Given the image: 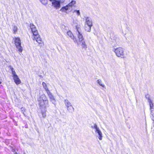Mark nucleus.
<instances>
[{
  "instance_id": "obj_1",
  "label": "nucleus",
  "mask_w": 154,
  "mask_h": 154,
  "mask_svg": "<svg viewBox=\"0 0 154 154\" xmlns=\"http://www.w3.org/2000/svg\"><path fill=\"white\" fill-rule=\"evenodd\" d=\"M38 100L40 109H45L49 106L48 100L45 94L41 95Z\"/></svg>"
},
{
  "instance_id": "obj_2",
  "label": "nucleus",
  "mask_w": 154,
  "mask_h": 154,
  "mask_svg": "<svg viewBox=\"0 0 154 154\" xmlns=\"http://www.w3.org/2000/svg\"><path fill=\"white\" fill-rule=\"evenodd\" d=\"M76 1L75 0H72L70 3L65 6H64L62 8L60 9V11L63 12H66L67 13L66 11L70 9V8H71L74 5L76 4Z\"/></svg>"
},
{
  "instance_id": "obj_3",
  "label": "nucleus",
  "mask_w": 154,
  "mask_h": 154,
  "mask_svg": "<svg viewBox=\"0 0 154 154\" xmlns=\"http://www.w3.org/2000/svg\"><path fill=\"white\" fill-rule=\"evenodd\" d=\"M14 41L18 51L20 52H21L23 51V48L21 45V42L20 38L15 37L14 38Z\"/></svg>"
},
{
  "instance_id": "obj_4",
  "label": "nucleus",
  "mask_w": 154,
  "mask_h": 154,
  "mask_svg": "<svg viewBox=\"0 0 154 154\" xmlns=\"http://www.w3.org/2000/svg\"><path fill=\"white\" fill-rule=\"evenodd\" d=\"M115 52L116 56L118 57L124 55V49L121 47H119L115 49Z\"/></svg>"
},
{
  "instance_id": "obj_5",
  "label": "nucleus",
  "mask_w": 154,
  "mask_h": 154,
  "mask_svg": "<svg viewBox=\"0 0 154 154\" xmlns=\"http://www.w3.org/2000/svg\"><path fill=\"white\" fill-rule=\"evenodd\" d=\"M91 127L96 129L95 132L98 134L99 136L98 138L100 140H102V132L100 130L99 128L97 127V125L96 124H94V126H92Z\"/></svg>"
},
{
  "instance_id": "obj_6",
  "label": "nucleus",
  "mask_w": 154,
  "mask_h": 154,
  "mask_svg": "<svg viewBox=\"0 0 154 154\" xmlns=\"http://www.w3.org/2000/svg\"><path fill=\"white\" fill-rule=\"evenodd\" d=\"M47 94L50 99V101L53 104V106L55 107L56 100L52 93L50 91H48Z\"/></svg>"
},
{
  "instance_id": "obj_7",
  "label": "nucleus",
  "mask_w": 154,
  "mask_h": 154,
  "mask_svg": "<svg viewBox=\"0 0 154 154\" xmlns=\"http://www.w3.org/2000/svg\"><path fill=\"white\" fill-rule=\"evenodd\" d=\"M84 18L85 19V25H88L89 26L93 25L92 20L91 18L89 17H85Z\"/></svg>"
},
{
  "instance_id": "obj_8",
  "label": "nucleus",
  "mask_w": 154,
  "mask_h": 154,
  "mask_svg": "<svg viewBox=\"0 0 154 154\" xmlns=\"http://www.w3.org/2000/svg\"><path fill=\"white\" fill-rule=\"evenodd\" d=\"M79 42L80 44H81V45L82 46V48H84L85 50H86L87 47L84 40V38H79Z\"/></svg>"
},
{
  "instance_id": "obj_9",
  "label": "nucleus",
  "mask_w": 154,
  "mask_h": 154,
  "mask_svg": "<svg viewBox=\"0 0 154 154\" xmlns=\"http://www.w3.org/2000/svg\"><path fill=\"white\" fill-rule=\"evenodd\" d=\"M67 35L72 39H73L75 42H77L78 41L76 38H75L72 33L70 31H68L67 32Z\"/></svg>"
},
{
  "instance_id": "obj_10",
  "label": "nucleus",
  "mask_w": 154,
  "mask_h": 154,
  "mask_svg": "<svg viewBox=\"0 0 154 154\" xmlns=\"http://www.w3.org/2000/svg\"><path fill=\"white\" fill-rule=\"evenodd\" d=\"M76 30L78 32V34H77L78 37L79 39V38H83V36L81 33V29L79 27H78L77 26H76Z\"/></svg>"
},
{
  "instance_id": "obj_11",
  "label": "nucleus",
  "mask_w": 154,
  "mask_h": 154,
  "mask_svg": "<svg viewBox=\"0 0 154 154\" xmlns=\"http://www.w3.org/2000/svg\"><path fill=\"white\" fill-rule=\"evenodd\" d=\"M53 1H54L52 2V4L55 7L58 8L60 7V1H54V0Z\"/></svg>"
},
{
  "instance_id": "obj_12",
  "label": "nucleus",
  "mask_w": 154,
  "mask_h": 154,
  "mask_svg": "<svg viewBox=\"0 0 154 154\" xmlns=\"http://www.w3.org/2000/svg\"><path fill=\"white\" fill-rule=\"evenodd\" d=\"M65 105L67 107V110H69V107L72 106L71 103L67 99H65L64 101Z\"/></svg>"
},
{
  "instance_id": "obj_13",
  "label": "nucleus",
  "mask_w": 154,
  "mask_h": 154,
  "mask_svg": "<svg viewBox=\"0 0 154 154\" xmlns=\"http://www.w3.org/2000/svg\"><path fill=\"white\" fill-rule=\"evenodd\" d=\"M13 77L14 82L17 85H18L21 82L20 80L17 75Z\"/></svg>"
},
{
  "instance_id": "obj_14",
  "label": "nucleus",
  "mask_w": 154,
  "mask_h": 154,
  "mask_svg": "<svg viewBox=\"0 0 154 154\" xmlns=\"http://www.w3.org/2000/svg\"><path fill=\"white\" fill-rule=\"evenodd\" d=\"M92 26L85 25L84 27L85 30V31L90 32L91 31V27Z\"/></svg>"
},
{
  "instance_id": "obj_15",
  "label": "nucleus",
  "mask_w": 154,
  "mask_h": 154,
  "mask_svg": "<svg viewBox=\"0 0 154 154\" xmlns=\"http://www.w3.org/2000/svg\"><path fill=\"white\" fill-rule=\"evenodd\" d=\"M30 28L32 33L38 31L36 29L35 26L32 23L30 24Z\"/></svg>"
},
{
  "instance_id": "obj_16",
  "label": "nucleus",
  "mask_w": 154,
  "mask_h": 154,
  "mask_svg": "<svg viewBox=\"0 0 154 154\" xmlns=\"http://www.w3.org/2000/svg\"><path fill=\"white\" fill-rule=\"evenodd\" d=\"M42 85L43 87V88L45 89V90L46 91L47 93H48V91H50L48 88L47 87L46 84L45 82H42Z\"/></svg>"
},
{
  "instance_id": "obj_17",
  "label": "nucleus",
  "mask_w": 154,
  "mask_h": 154,
  "mask_svg": "<svg viewBox=\"0 0 154 154\" xmlns=\"http://www.w3.org/2000/svg\"><path fill=\"white\" fill-rule=\"evenodd\" d=\"M33 40H35L39 44L41 43L42 42V40L40 36H38V37H37L36 38H33Z\"/></svg>"
},
{
  "instance_id": "obj_18",
  "label": "nucleus",
  "mask_w": 154,
  "mask_h": 154,
  "mask_svg": "<svg viewBox=\"0 0 154 154\" xmlns=\"http://www.w3.org/2000/svg\"><path fill=\"white\" fill-rule=\"evenodd\" d=\"M148 102L149 103L150 109H151V111L152 112V109H153V106H154L153 103L152 101V100L150 101V102Z\"/></svg>"
},
{
  "instance_id": "obj_19",
  "label": "nucleus",
  "mask_w": 154,
  "mask_h": 154,
  "mask_svg": "<svg viewBox=\"0 0 154 154\" xmlns=\"http://www.w3.org/2000/svg\"><path fill=\"white\" fill-rule=\"evenodd\" d=\"M33 35V38H37V37L40 36L38 34V31H36L32 33Z\"/></svg>"
},
{
  "instance_id": "obj_20",
  "label": "nucleus",
  "mask_w": 154,
  "mask_h": 154,
  "mask_svg": "<svg viewBox=\"0 0 154 154\" xmlns=\"http://www.w3.org/2000/svg\"><path fill=\"white\" fill-rule=\"evenodd\" d=\"M97 83L101 86H102L103 87H104L105 85L102 84V81L101 79H98L97 80Z\"/></svg>"
},
{
  "instance_id": "obj_21",
  "label": "nucleus",
  "mask_w": 154,
  "mask_h": 154,
  "mask_svg": "<svg viewBox=\"0 0 154 154\" xmlns=\"http://www.w3.org/2000/svg\"><path fill=\"white\" fill-rule=\"evenodd\" d=\"M145 97L148 99V102H150V101L151 100L150 99V95L149 94H147L145 95Z\"/></svg>"
},
{
  "instance_id": "obj_22",
  "label": "nucleus",
  "mask_w": 154,
  "mask_h": 154,
  "mask_svg": "<svg viewBox=\"0 0 154 154\" xmlns=\"http://www.w3.org/2000/svg\"><path fill=\"white\" fill-rule=\"evenodd\" d=\"M13 30L14 33H15L17 32V27L16 26H14L13 29Z\"/></svg>"
},
{
  "instance_id": "obj_23",
  "label": "nucleus",
  "mask_w": 154,
  "mask_h": 154,
  "mask_svg": "<svg viewBox=\"0 0 154 154\" xmlns=\"http://www.w3.org/2000/svg\"><path fill=\"white\" fill-rule=\"evenodd\" d=\"M69 109V110H68L69 111L71 112H72L74 111V108L72 107V105L71 106H70L69 107V109Z\"/></svg>"
},
{
  "instance_id": "obj_24",
  "label": "nucleus",
  "mask_w": 154,
  "mask_h": 154,
  "mask_svg": "<svg viewBox=\"0 0 154 154\" xmlns=\"http://www.w3.org/2000/svg\"><path fill=\"white\" fill-rule=\"evenodd\" d=\"M73 12L76 13L77 15H78L79 16L80 15L79 10H74L73 11Z\"/></svg>"
},
{
  "instance_id": "obj_25",
  "label": "nucleus",
  "mask_w": 154,
  "mask_h": 154,
  "mask_svg": "<svg viewBox=\"0 0 154 154\" xmlns=\"http://www.w3.org/2000/svg\"><path fill=\"white\" fill-rule=\"evenodd\" d=\"M21 110L22 112L23 113V114L25 115V114L24 113L25 111V108L23 107H22L21 108Z\"/></svg>"
},
{
  "instance_id": "obj_26",
  "label": "nucleus",
  "mask_w": 154,
  "mask_h": 154,
  "mask_svg": "<svg viewBox=\"0 0 154 154\" xmlns=\"http://www.w3.org/2000/svg\"><path fill=\"white\" fill-rule=\"evenodd\" d=\"M41 2L44 4L46 3V0H40ZM50 1H52L54 0H49Z\"/></svg>"
},
{
  "instance_id": "obj_27",
  "label": "nucleus",
  "mask_w": 154,
  "mask_h": 154,
  "mask_svg": "<svg viewBox=\"0 0 154 154\" xmlns=\"http://www.w3.org/2000/svg\"><path fill=\"white\" fill-rule=\"evenodd\" d=\"M42 114L43 117L45 118L46 117V115L45 112H42Z\"/></svg>"
},
{
  "instance_id": "obj_28",
  "label": "nucleus",
  "mask_w": 154,
  "mask_h": 154,
  "mask_svg": "<svg viewBox=\"0 0 154 154\" xmlns=\"http://www.w3.org/2000/svg\"><path fill=\"white\" fill-rule=\"evenodd\" d=\"M12 74L13 75V76H15L16 75H17V74L16 73V72L15 71H13V72H12Z\"/></svg>"
},
{
  "instance_id": "obj_29",
  "label": "nucleus",
  "mask_w": 154,
  "mask_h": 154,
  "mask_svg": "<svg viewBox=\"0 0 154 154\" xmlns=\"http://www.w3.org/2000/svg\"><path fill=\"white\" fill-rule=\"evenodd\" d=\"M13 152H15L14 153V154H17V152H15V150L14 149L13 150Z\"/></svg>"
},
{
  "instance_id": "obj_30",
  "label": "nucleus",
  "mask_w": 154,
  "mask_h": 154,
  "mask_svg": "<svg viewBox=\"0 0 154 154\" xmlns=\"http://www.w3.org/2000/svg\"><path fill=\"white\" fill-rule=\"evenodd\" d=\"M10 67L11 70H14V68L11 66H10Z\"/></svg>"
},
{
  "instance_id": "obj_31",
  "label": "nucleus",
  "mask_w": 154,
  "mask_h": 154,
  "mask_svg": "<svg viewBox=\"0 0 154 154\" xmlns=\"http://www.w3.org/2000/svg\"><path fill=\"white\" fill-rule=\"evenodd\" d=\"M11 71V72H13V71H15L14 70H12Z\"/></svg>"
},
{
  "instance_id": "obj_32",
  "label": "nucleus",
  "mask_w": 154,
  "mask_h": 154,
  "mask_svg": "<svg viewBox=\"0 0 154 154\" xmlns=\"http://www.w3.org/2000/svg\"><path fill=\"white\" fill-rule=\"evenodd\" d=\"M123 57V58L124 57Z\"/></svg>"
}]
</instances>
